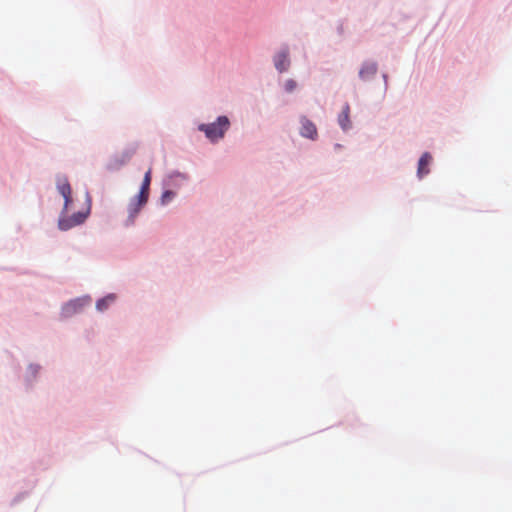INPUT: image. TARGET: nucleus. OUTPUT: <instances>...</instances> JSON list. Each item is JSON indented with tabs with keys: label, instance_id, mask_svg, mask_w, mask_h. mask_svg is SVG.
I'll return each mask as SVG.
<instances>
[{
	"label": "nucleus",
	"instance_id": "obj_12",
	"mask_svg": "<svg viewBox=\"0 0 512 512\" xmlns=\"http://www.w3.org/2000/svg\"><path fill=\"white\" fill-rule=\"evenodd\" d=\"M296 87H297V83H296V81H295V80H293V79H288V80L285 82V84H284V88H285V90H286L287 92H289V93H290V92H292V91H294V90L296 89Z\"/></svg>",
	"mask_w": 512,
	"mask_h": 512
},
{
	"label": "nucleus",
	"instance_id": "obj_10",
	"mask_svg": "<svg viewBox=\"0 0 512 512\" xmlns=\"http://www.w3.org/2000/svg\"><path fill=\"white\" fill-rule=\"evenodd\" d=\"M114 296L113 295H108L107 297L105 298H102L100 300L97 301L96 303V308L99 310V311H104L108 308V306L114 301Z\"/></svg>",
	"mask_w": 512,
	"mask_h": 512
},
{
	"label": "nucleus",
	"instance_id": "obj_13",
	"mask_svg": "<svg viewBox=\"0 0 512 512\" xmlns=\"http://www.w3.org/2000/svg\"><path fill=\"white\" fill-rule=\"evenodd\" d=\"M63 230H65L66 228H68L69 226L67 225H64V226H60Z\"/></svg>",
	"mask_w": 512,
	"mask_h": 512
},
{
	"label": "nucleus",
	"instance_id": "obj_4",
	"mask_svg": "<svg viewBox=\"0 0 512 512\" xmlns=\"http://www.w3.org/2000/svg\"><path fill=\"white\" fill-rule=\"evenodd\" d=\"M89 299L79 298L68 302L62 309V314L65 317H70L75 313L80 312L83 307L89 304Z\"/></svg>",
	"mask_w": 512,
	"mask_h": 512
},
{
	"label": "nucleus",
	"instance_id": "obj_7",
	"mask_svg": "<svg viewBox=\"0 0 512 512\" xmlns=\"http://www.w3.org/2000/svg\"><path fill=\"white\" fill-rule=\"evenodd\" d=\"M431 162L432 156L428 152L423 153L418 162L417 174L419 178L424 177L430 172L429 165Z\"/></svg>",
	"mask_w": 512,
	"mask_h": 512
},
{
	"label": "nucleus",
	"instance_id": "obj_2",
	"mask_svg": "<svg viewBox=\"0 0 512 512\" xmlns=\"http://www.w3.org/2000/svg\"><path fill=\"white\" fill-rule=\"evenodd\" d=\"M151 179L152 169L149 168L144 175L139 193L130 200V203L128 205L127 211L129 221H134L135 217L138 215L140 210L147 203Z\"/></svg>",
	"mask_w": 512,
	"mask_h": 512
},
{
	"label": "nucleus",
	"instance_id": "obj_11",
	"mask_svg": "<svg viewBox=\"0 0 512 512\" xmlns=\"http://www.w3.org/2000/svg\"><path fill=\"white\" fill-rule=\"evenodd\" d=\"M174 197H175V192H173L171 190L164 191L160 198L161 204L162 205L168 204L169 202H171L173 200Z\"/></svg>",
	"mask_w": 512,
	"mask_h": 512
},
{
	"label": "nucleus",
	"instance_id": "obj_8",
	"mask_svg": "<svg viewBox=\"0 0 512 512\" xmlns=\"http://www.w3.org/2000/svg\"><path fill=\"white\" fill-rule=\"evenodd\" d=\"M349 114H350V107L348 104H345L342 109V112L338 116V122H339L340 126L342 127V129H344V130H347L351 126Z\"/></svg>",
	"mask_w": 512,
	"mask_h": 512
},
{
	"label": "nucleus",
	"instance_id": "obj_9",
	"mask_svg": "<svg viewBox=\"0 0 512 512\" xmlns=\"http://www.w3.org/2000/svg\"><path fill=\"white\" fill-rule=\"evenodd\" d=\"M376 72H377V65L375 63H365L359 72V76L362 79H369L370 77L375 75Z\"/></svg>",
	"mask_w": 512,
	"mask_h": 512
},
{
	"label": "nucleus",
	"instance_id": "obj_5",
	"mask_svg": "<svg viewBox=\"0 0 512 512\" xmlns=\"http://www.w3.org/2000/svg\"><path fill=\"white\" fill-rule=\"evenodd\" d=\"M274 64L276 69L282 73L288 70L290 66V60H289V51L287 48L281 50L275 57H274Z\"/></svg>",
	"mask_w": 512,
	"mask_h": 512
},
{
	"label": "nucleus",
	"instance_id": "obj_1",
	"mask_svg": "<svg viewBox=\"0 0 512 512\" xmlns=\"http://www.w3.org/2000/svg\"><path fill=\"white\" fill-rule=\"evenodd\" d=\"M58 191L64 197V210L69 214L70 224L84 223L91 212V197L89 193H84L76 203L71 197V187L66 179L60 181L57 185Z\"/></svg>",
	"mask_w": 512,
	"mask_h": 512
},
{
	"label": "nucleus",
	"instance_id": "obj_3",
	"mask_svg": "<svg viewBox=\"0 0 512 512\" xmlns=\"http://www.w3.org/2000/svg\"><path fill=\"white\" fill-rule=\"evenodd\" d=\"M230 122L226 116H220L217 121L211 124H201L199 130L203 131L206 137L215 142L223 138L225 132L228 130Z\"/></svg>",
	"mask_w": 512,
	"mask_h": 512
},
{
	"label": "nucleus",
	"instance_id": "obj_6",
	"mask_svg": "<svg viewBox=\"0 0 512 512\" xmlns=\"http://www.w3.org/2000/svg\"><path fill=\"white\" fill-rule=\"evenodd\" d=\"M300 133L303 137L314 140L317 137V128L309 119L302 117Z\"/></svg>",
	"mask_w": 512,
	"mask_h": 512
}]
</instances>
